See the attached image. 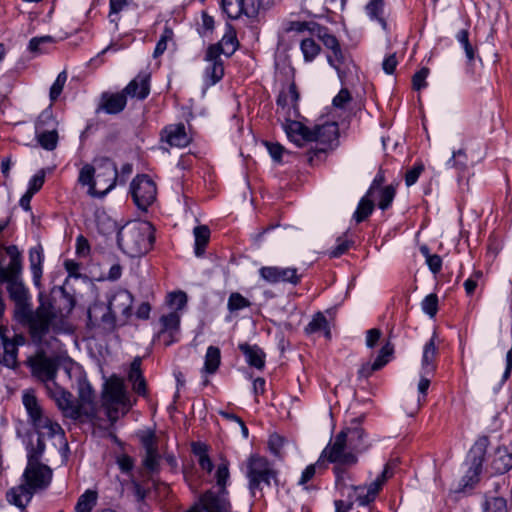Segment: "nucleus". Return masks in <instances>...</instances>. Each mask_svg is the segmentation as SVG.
Returning a JSON list of instances; mask_svg holds the SVG:
<instances>
[{"mask_svg":"<svg viewBox=\"0 0 512 512\" xmlns=\"http://www.w3.org/2000/svg\"><path fill=\"white\" fill-rule=\"evenodd\" d=\"M247 477L249 489L253 497H262L265 487H270L271 480H276V472L268 460L258 455H252L248 460Z\"/></svg>","mask_w":512,"mask_h":512,"instance_id":"obj_5","label":"nucleus"},{"mask_svg":"<svg viewBox=\"0 0 512 512\" xmlns=\"http://www.w3.org/2000/svg\"><path fill=\"white\" fill-rule=\"evenodd\" d=\"M161 140L170 147L183 148L190 144L191 137L187 134L183 123L166 126L161 132Z\"/></svg>","mask_w":512,"mask_h":512,"instance_id":"obj_19","label":"nucleus"},{"mask_svg":"<svg viewBox=\"0 0 512 512\" xmlns=\"http://www.w3.org/2000/svg\"><path fill=\"white\" fill-rule=\"evenodd\" d=\"M423 311L430 317H434L438 311V297L436 294H429L421 303Z\"/></svg>","mask_w":512,"mask_h":512,"instance_id":"obj_61","label":"nucleus"},{"mask_svg":"<svg viewBox=\"0 0 512 512\" xmlns=\"http://www.w3.org/2000/svg\"><path fill=\"white\" fill-rule=\"evenodd\" d=\"M356 495V501L361 506H367L374 502L380 490V482H372L369 486H352Z\"/></svg>","mask_w":512,"mask_h":512,"instance_id":"obj_31","label":"nucleus"},{"mask_svg":"<svg viewBox=\"0 0 512 512\" xmlns=\"http://www.w3.org/2000/svg\"><path fill=\"white\" fill-rule=\"evenodd\" d=\"M127 104V97L123 92L108 93L101 95L98 111L103 110L107 114H118L122 112Z\"/></svg>","mask_w":512,"mask_h":512,"instance_id":"obj_25","label":"nucleus"},{"mask_svg":"<svg viewBox=\"0 0 512 512\" xmlns=\"http://www.w3.org/2000/svg\"><path fill=\"white\" fill-rule=\"evenodd\" d=\"M222 44L223 42L210 45L205 54V61L209 63L205 69V79L209 86L216 84L224 76V66L220 56L224 54L229 57L235 52L234 47L231 51H226L222 48Z\"/></svg>","mask_w":512,"mask_h":512,"instance_id":"obj_9","label":"nucleus"},{"mask_svg":"<svg viewBox=\"0 0 512 512\" xmlns=\"http://www.w3.org/2000/svg\"><path fill=\"white\" fill-rule=\"evenodd\" d=\"M459 43L463 46L466 57L469 62L475 59V49L469 41V32L466 29H462L457 33L456 36Z\"/></svg>","mask_w":512,"mask_h":512,"instance_id":"obj_52","label":"nucleus"},{"mask_svg":"<svg viewBox=\"0 0 512 512\" xmlns=\"http://www.w3.org/2000/svg\"><path fill=\"white\" fill-rule=\"evenodd\" d=\"M154 240V227L147 221L129 222L119 230L117 236L119 247L130 257L146 254Z\"/></svg>","mask_w":512,"mask_h":512,"instance_id":"obj_3","label":"nucleus"},{"mask_svg":"<svg viewBox=\"0 0 512 512\" xmlns=\"http://www.w3.org/2000/svg\"><path fill=\"white\" fill-rule=\"evenodd\" d=\"M485 512H508L506 499L492 497L485 503Z\"/></svg>","mask_w":512,"mask_h":512,"instance_id":"obj_57","label":"nucleus"},{"mask_svg":"<svg viewBox=\"0 0 512 512\" xmlns=\"http://www.w3.org/2000/svg\"><path fill=\"white\" fill-rule=\"evenodd\" d=\"M428 74H429V69L426 67H423L413 75L412 87L414 90L419 91L420 89L426 87V85H427L426 78H427Z\"/></svg>","mask_w":512,"mask_h":512,"instance_id":"obj_63","label":"nucleus"},{"mask_svg":"<svg viewBox=\"0 0 512 512\" xmlns=\"http://www.w3.org/2000/svg\"><path fill=\"white\" fill-rule=\"evenodd\" d=\"M371 196L367 194L360 200L356 211L354 212L353 218L357 223H360L367 219L374 210V202L370 199Z\"/></svg>","mask_w":512,"mask_h":512,"instance_id":"obj_44","label":"nucleus"},{"mask_svg":"<svg viewBox=\"0 0 512 512\" xmlns=\"http://www.w3.org/2000/svg\"><path fill=\"white\" fill-rule=\"evenodd\" d=\"M384 0H371L366 6L368 14L377 19L383 27L386 26V21L382 17Z\"/></svg>","mask_w":512,"mask_h":512,"instance_id":"obj_54","label":"nucleus"},{"mask_svg":"<svg viewBox=\"0 0 512 512\" xmlns=\"http://www.w3.org/2000/svg\"><path fill=\"white\" fill-rule=\"evenodd\" d=\"M489 445L487 436H482L476 440L468 453V460L470 461V468L467 472V477L470 481H478V476L482 470V464Z\"/></svg>","mask_w":512,"mask_h":512,"instance_id":"obj_14","label":"nucleus"},{"mask_svg":"<svg viewBox=\"0 0 512 512\" xmlns=\"http://www.w3.org/2000/svg\"><path fill=\"white\" fill-rule=\"evenodd\" d=\"M46 349L38 348L36 354L28 358L27 364L39 380L52 383L57 373V364L46 355Z\"/></svg>","mask_w":512,"mask_h":512,"instance_id":"obj_12","label":"nucleus"},{"mask_svg":"<svg viewBox=\"0 0 512 512\" xmlns=\"http://www.w3.org/2000/svg\"><path fill=\"white\" fill-rule=\"evenodd\" d=\"M125 96L144 100L150 93V74L141 72L122 90Z\"/></svg>","mask_w":512,"mask_h":512,"instance_id":"obj_23","label":"nucleus"},{"mask_svg":"<svg viewBox=\"0 0 512 512\" xmlns=\"http://www.w3.org/2000/svg\"><path fill=\"white\" fill-rule=\"evenodd\" d=\"M285 439L279 434H272L268 440V447L272 454L277 457H282V448L284 446Z\"/></svg>","mask_w":512,"mask_h":512,"instance_id":"obj_62","label":"nucleus"},{"mask_svg":"<svg viewBox=\"0 0 512 512\" xmlns=\"http://www.w3.org/2000/svg\"><path fill=\"white\" fill-rule=\"evenodd\" d=\"M98 494L94 490H86L77 500L76 512H91L96 506Z\"/></svg>","mask_w":512,"mask_h":512,"instance_id":"obj_38","label":"nucleus"},{"mask_svg":"<svg viewBox=\"0 0 512 512\" xmlns=\"http://www.w3.org/2000/svg\"><path fill=\"white\" fill-rule=\"evenodd\" d=\"M187 511L234 512L228 490H215V487L200 494L198 501Z\"/></svg>","mask_w":512,"mask_h":512,"instance_id":"obj_6","label":"nucleus"},{"mask_svg":"<svg viewBox=\"0 0 512 512\" xmlns=\"http://www.w3.org/2000/svg\"><path fill=\"white\" fill-rule=\"evenodd\" d=\"M58 122L53 116V111L51 108H47L43 110L38 116L35 123V133L57 129Z\"/></svg>","mask_w":512,"mask_h":512,"instance_id":"obj_37","label":"nucleus"},{"mask_svg":"<svg viewBox=\"0 0 512 512\" xmlns=\"http://www.w3.org/2000/svg\"><path fill=\"white\" fill-rule=\"evenodd\" d=\"M35 134L37 142L43 149L52 151L57 147L59 138L57 129L36 132Z\"/></svg>","mask_w":512,"mask_h":512,"instance_id":"obj_39","label":"nucleus"},{"mask_svg":"<svg viewBox=\"0 0 512 512\" xmlns=\"http://www.w3.org/2000/svg\"><path fill=\"white\" fill-rule=\"evenodd\" d=\"M436 334L434 333L431 339L424 345L423 354L421 359V372L425 375H434L436 371V359L438 355V348L435 344Z\"/></svg>","mask_w":512,"mask_h":512,"instance_id":"obj_28","label":"nucleus"},{"mask_svg":"<svg viewBox=\"0 0 512 512\" xmlns=\"http://www.w3.org/2000/svg\"><path fill=\"white\" fill-rule=\"evenodd\" d=\"M320 24L314 21H290L286 28L287 32L296 31V32H304L308 31L312 36L315 35L317 27Z\"/></svg>","mask_w":512,"mask_h":512,"instance_id":"obj_48","label":"nucleus"},{"mask_svg":"<svg viewBox=\"0 0 512 512\" xmlns=\"http://www.w3.org/2000/svg\"><path fill=\"white\" fill-rule=\"evenodd\" d=\"M24 482L6 493L10 504L24 510L34 493L46 489L52 480L51 468L43 463H27L23 473Z\"/></svg>","mask_w":512,"mask_h":512,"instance_id":"obj_2","label":"nucleus"},{"mask_svg":"<svg viewBox=\"0 0 512 512\" xmlns=\"http://www.w3.org/2000/svg\"><path fill=\"white\" fill-rule=\"evenodd\" d=\"M103 401L104 405L129 406V399L122 379L113 376L105 383Z\"/></svg>","mask_w":512,"mask_h":512,"instance_id":"obj_16","label":"nucleus"},{"mask_svg":"<svg viewBox=\"0 0 512 512\" xmlns=\"http://www.w3.org/2000/svg\"><path fill=\"white\" fill-rule=\"evenodd\" d=\"M49 396L56 402L58 408L63 412L65 417L73 420L79 419V413L73 395L59 387L55 382L47 384Z\"/></svg>","mask_w":512,"mask_h":512,"instance_id":"obj_13","label":"nucleus"},{"mask_svg":"<svg viewBox=\"0 0 512 512\" xmlns=\"http://www.w3.org/2000/svg\"><path fill=\"white\" fill-rule=\"evenodd\" d=\"M221 6L223 11L231 19H237L245 14L247 9L244 8V0H222Z\"/></svg>","mask_w":512,"mask_h":512,"instance_id":"obj_43","label":"nucleus"},{"mask_svg":"<svg viewBox=\"0 0 512 512\" xmlns=\"http://www.w3.org/2000/svg\"><path fill=\"white\" fill-rule=\"evenodd\" d=\"M314 36L331 51V54L327 56V61L336 69L339 78L343 81L347 73L350 72V66H354L349 55L342 50L338 39L335 35L329 33L327 27L319 25Z\"/></svg>","mask_w":512,"mask_h":512,"instance_id":"obj_4","label":"nucleus"},{"mask_svg":"<svg viewBox=\"0 0 512 512\" xmlns=\"http://www.w3.org/2000/svg\"><path fill=\"white\" fill-rule=\"evenodd\" d=\"M67 81V73L66 71H62L58 74L55 82L50 88V99L51 101H56L57 98L62 93V90L64 88V85Z\"/></svg>","mask_w":512,"mask_h":512,"instance_id":"obj_59","label":"nucleus"},{"mask_svg":"<svg viewBox=\"0 0 512 512\" xmlns=\"http://www.w3.org/2000/svg\"><path fill=\"white\" fill-rule=\"evenodd\" d=\"M141 443L145 449V457L143 459L144 467L154 472L159 467L160 454L158 452V439L154 432H147L141 436Z\"/></svg>","mask_w":512,"mask_h":512,"instance_id":"obj_18","label":"nucleus"},{"mask_svg":"<svg viewBox=\"0 0 512 512\" xmlns=\"http://www.w3.org/2000/svg\"><path fill=\"white\" fill-rule=\"evenodd\" d=\"M54 42V38L49 35L34 37L29 41V51L32 53H43L45 50L42 47L46 44H52Z\"/></svg>","mask_w":512,"mask_h":512,"instance_id":"obj_56","label":"nucleus"},{"mask_svg":"<svg viewBox=\"0 0 512 512\" xmlns=\"http://www.w3.org/2000/svg\"><path fill=\"white\" fill-rule=\"evenodd\" d=\"M394 353V346L392 343L387 342L379 351L377 357L373 362L367 361L361 364L357 371L359 380L368 379L374 372L381 370L387 365Z\"/></svg>","mask_w":512,"mask_h":512,"instance_id":"obj_15","label":"nucleus"},{"mask_svg":"<svg viewBox=\"0 0 512 512\" xmlns=\"http://www.w3.org/2000/svg\"><path fill=\"white\" fill-rule=\"evenodd\" d=\"M448 164L455 168L458 172H464L467 168V154L464 149L453 151L452 157Z\"/></svg>","mask_w":512,"mask_h":512,"instance_id":"obj_53","label":"nucleus"},{"mask_svg":"<svg viewBox=\"0 0 512 512\" xmlns=\"http://www.w3.org/2000/svg\"><path fill=\"white\" fill-rule=\"evenodd\" d=\"M20 274H9L8 279H0V283H7L9 297L15 303V318H18L31 308L29 293L20 280Z\"/></svg>","mask_w":512,"mask_h":512,"instance_id":"obj_10","label":"nucleus"},{"mask_svg":"<svg viewBox=\"0 0 512 512\" xmlns=\"http://www.w3.org/2000/svg\"><path fill=\"white\" fill-rule=\"evenodd\" d=\"M75 301L64 288L59 289V296L41 302L36 310L31 308L17 319L28 329L29 336L38 348H53L57 342L56 334L61 329L63 319L73 310Z\"/></svg>","mask_w":512,"mask_h":512,"instance_id":"obj_1","label":"nucleus"},{"mask_svg":"<svg viewBox=\"0 0 512 512\" xmlns=\"http://www.w3.org/2000/svg\"><path fill=\"white\" fill-rule=\"evenodd\" d=\"M195 254L202 256L210 238V230L207 226L201 225L194 228Z\"/></svg>","mask_w":512,"mask_h":512,"instance_id":"obj_41","label":"nucleus"},{"mask_svg":"<svg viewBox=\"0 0 512 512\" xmlns=\"http://www.w3.org/2000/svg\"><path fill=\"white\" fill-rule=\"evenodd\" d=\"M322 330L325 331V336L329 338L330 330L328 327V321L321 312H318L314 315L313 319L306 326L305 331L307 333H315Z\"/></svg>","mask_w":512,"mask_h":512,"instance_id":"obj_46","label":"nucleus"},{"mask_svg":"<svg viewBox=\"0 0 512 512\" xmlns=\"http://www.w3.org/2000/svg\"><path fill=\"white\" fill-rule=\"evenodd\" d=\"M215 477L217 483L215 490L227 489L226 486L230 477L227 463H222L218 466Z\"/></svg>","mask_w":512,"mask_h":512,"instance_id":"obj_58","label":"nucleus"},{"mask_svg":"<svg viewBox=\"0 0 512 512\" xmlns=\"http://www.w3.org/2000/svg\"><path fill=\"white\" fill-rule=\"evenodd\" d=\"M76 407L79 413V418L82 416L93 418L95 416V393L88 383L80 385Z\"/></svg>","mask_w":512,"mask_h":512,"instance_id":"obj_20","label":"nucleus"},{"mask_svg":"<svg viewBox=\"0 0 512 512\" xmlns=\"http://www.w3.org/2000/svg\"><path fill=\"white\" fill-rule=\"evenodd\" d=\"M239 349L245 355L250 366L262 369L265 365V353L256 345L243 343L239 345Z\"/></svg>","mask_w":512,"mask_h":512,"instance_id":"obj_32","label":"nucleus"},{"mask_svg":"<svg viewBox=\"0 0 512 512\" xmlns=\"http://www.w3.org/2000/svg\"><path fill=\"white\" fill-rule=\"evenodd\" d=\"M128 379L136 393L139 395L146 394V382L141 371V358L137 357L131 363Z\"/></svg>","mask_w":512,"mask_h":512,"instance_id":"obj_33","label":"nucleus"},{"mask_svg":"<svg viewBox=\"0 0 512 512\" xmlns=\"http://www.w3.org/2000/svg\"><path fill=\"white\" fill-rule=\"evenodd\" d=\"M221 361L220 350L218 347L209 346L205 355L204 371L213 374L217 371Z\"/></svg>","mask_w":512,"mask_h":512,"instance_id":"obj_40","label":"nucleus"},{"mask_svg":"<svg viewBox=\"0 0 512 512\" xmlns=\"http://www.w3.org/2000/svg\"><path fill=\"white\" fill-rule=\"evenodd\" d=\"M45 448L46 445L41 432H38L36 436L28 435L26 443L27 463H42L41 458Z\"/></svg>","mask_w":512,"mask_h":512,"instance_id":"obj_30","label":"nucleus"},{"mask_svg":"<svg viewBox=\"0 0 512 512\" xmlns=\"http://www.w3.org/2000/svg\"><path fill=\"white\" fill-rule=\"evenodd\" d=\"M330 463H335L341 466H352L357 462L355 450H350L347 443V435L344 432H339L333 442H330L327 447L322 451L321 456Z\"/></svg>","mask_w":512,"mask_h":512,"instance_id":"obj_7","label":"nucleus"},{"mask_svg":"<svg viewBox=\"0 0 512 512\" xmlns=\"http://www.w3.org/2000/svg\"><path fill=\"white\" fill-rule=\"evenodd\" d=\"M341 432L347 435V443L350 450H355V452L358 453L366 449L365 432L360 426V420L358 418L353 419L350 426L346 427Z\"/></svg>","mask_w":512,"mask_h":512,"instance_id":"obj_24","label":"nucleus"},{"mask_svg":"<svg viewBox=\"0 0 512 512\" xmlns=\"http://www.w3.org/2000/svg\"><path fill=\"white\" fill-rule=\"evenodd\" d=\"M257 7L254 6L251 9H247L245 11V15L249 18H257L261 11H266L269 9L272 4L273 0H256Z\"/></svg>","mask_w":512,"mask_h":512,"instance_id":"obj_64","label":"nucleus"},{"mask_svg":"<svg viewBox=\"0 0 512 512\" xmlns=\"http://www.w3.org/2000/svg\"><path fill=\"white\" fill-rule=\"evenodd\" d=\"M173 37H174V32H173L172 28L166 25L164 27L163 33L161 34L159 41L156 44V47H155V50L153 53L154 58H158L166 51L167 43L169 41H172Z\"/></svg>","mask_w":512,"mask_h":512,"instance_id":"obj_49","label":"nucleus"},{"mask_svg":"<svg viewBox=\"0 0 512 512\" xmlns=\"http://www.w3.org/2000/svg\"><path fill=\"white\" fill-rule=\"evenodd\" d=\"M95 177L94 164H86L80 170L78 181L81 185L89 187L88 194L90 196L99 198V189H97Z\"/></svg>","mask_w":512,"mask_h":512,"instance_id":"obj_34","label":"nucleus"},{"mask_svg":"<svg viewBox=\"0 0 512 512\" xmlns=\"http://www.w3.org/2000/svg\"><path fill=\"white\" fill-rule=\"evenodd\" d=\"M160 322L162 324V329L159 333V337H165L167 332H178L180 316L176 311H174L167 315H163L160 318Z\"/></svg>","mask_w":512,"mask_h":512,"instance_id":"obj_42","label":"nucleus"},{"mask_svg":"<svg viewBox=\"0 0 512 512\" xmlns=\"http://www.w3.org/2000/svg\"><path fill=\"white\" fill-rule=\"evenodd\" d=\"M260 276L269 283H290L297 285L301 276L297 274L296 268H282L277 266H265L259 270Z\"/></svg>","mask_w":512,"mask_h":512,"instance_id":"obj_17","label":"nucleus"},{"mask_svg":"<svg viewBox=\"0 0 512 512\" xmlns=\"http://www.w3.org/2000/svg\"><path fill=\"white\" fill-rule=\"evenodd\" d=\"M310 142L328 145L338 138V125L335 122H326L311 129Z\"/></svg>","mask_w":512,"mask_h":512,"instance_id":"obj_26","label":"nucleus"},{"mask_svg":"<svg viewBox=\"0 0 512 512\" xmlns=\"http://www.w3.org/2000/svg\"><path fill=\"white\" fill-rule=\"evenodd\" d=\"M44 260L43 248L40 244L29 250V262L34 280L42 276V263Z\"/></svg>","mask_w":512,"mask_h":512,"instance_id":"obj_36","label":"nucleus"},{"mask_svg":"<svg viewBox=\"0 0 512 512\" xmlns=\"http://www.w3.org/2000/svg\"><path fill=\"white\" fill-rule=\"evenodd\" d=\"M283 126L288 138L297 146L310 142L311 129L303 123L295 120H286Z\"/></svg>","mask_w":512,"mask_h":512,"instance_id":"obj_27","label":"nucleus"},{"mask_svg":"<svg viewBox=\"0 0 512 512\" xmlns=\"http://www.w3.org/2000/svg\"><path fill=\"white\" fill-rule=\"evenodd\" d=\"M35 429H37L38 431L42 429H47L48 435L50 437H54L57 435L64 436L65 434L62 427L57 422H53L52 420H50L48 417H45L43 419V422H41V425H38Z\"/></svg>","mask_w":512,"mask_h":512,"instance_id":"obj_60","label":"nucleus"},{"mask_svg":"<svg viewBox=\"0 0 512 512\" xmlns=\"http://www.w3.org/2000/svg\"><path fill=\"white\" fill-rule=\"evenodd\" d=\"M491 467L495 473L504 474L512 468V454H509L505 449H497Z\"/></svg>","mask_w":512,"mask_h":512,"instance_id":"obj_35","label":"nucleus"},{"mask_svg":"<svg viewBox=\"0 0 512 512\" xmlns=\"http://www.w3.org/2000/svg\"><path fill=\"white\" fill-rule=\"evenodd\" d=\"M132 304V294L127 290L120 289L110 298L108 310L113 315H120L127 319L131 315Z\"/></svg>","mask_w":512,"mask_h":512,"instance_id":"obj_21","label":"nucleus"},{"mask_svg":"<svg viewBox=\"0 0 512 512\" xmlns=\"http://www.w3.org/2000/svg\"><path fill=\"white\" fill-rule=\"evenodd\" d=\"M325 469L326 465L322 458L320 457L319 460L315 464H311L305 468V470L302 472L301 478L298 482L299 485H306L316 474V469Z\"/></svg>","mask_w":512,"mask_h":512,"instance_id":"obj_55","label":"nucleus"},{"mask_svg":"<svg viewBox=\"0 0 512 512\" xmlns=\"http://www.w3.org/2000/svg\"><path fill=\"white\" fill-rule=\"evenodd\" d=\"M396 189L392 185H388L380 190L378 207L381 210L388 209L395 197Z\"/></svg>","mask_w":512,"mask_h":512,"instance_id":"obj_51","label":"nucleus"},{"mask_svg":"<svg viewBox=\"0 0 512 512\" xmlns=\"http://www.w3.org/2000/svg\"><path fill=\"white\" fill-rule=\"evenodd\" d=\"M3 348L4 355L2 359V363L10 368H13L17 364V353L18 348L16 347V343H12L9 338H3Z\"/></svg>","mask_w":512,"mask_h":512,"instance_id":"obj_45","label":"nucleus"},{"mask_svg":"<svg viewBox=\"0 0 512 512\" xmlns=\"http://www.w3.org/2000/svg\"><path fill=\"white\" fill-rule=\"evenodd\" d=\"M23 405L28 413L30 422L36 428L41 425L43 419L46 417L43 413V409L38 403V400L33 392L25 391L22 396Z\"/></svg>","mask_w":512,"mask_h":512,"instance_id":"obj_29","label":"nucleus"},{"mask_svg":"<svg viewBox=\"0 0 512 512\" xmlns=\"http://www.w3.org/2000/svg\"><path fill=\"white\" fill-rule=\"evenodd\" d=\"M1 248L9 256L10 262L7 267L3 266L4 255L0 252V279H8L9 274L22 272V254L16 245H1Z\"/></svg>","mask_w":512,"mask_h":512,"instance_id":"obj_22","label":"nucleus"},{"mask_svg":"<svg viewBox=\"0 0 512 512\" xmlns=\"http://www.w3.org/2000/svg\"><path fill=\"white\" fill-rule=\"evenodd\" d=\"M300 49L306 62L313 61L321 51V47L312 38L303 39L300 43Z\"/></svg>","mask_w":512,"mask_h":512,"instance_id":"obj_47","label":"nucleus"},{"mask_svg":"<svg viewBox=\"0 0 512 512\" xmlns=\"http://www.w3.org/2000/svg\"><path fill=\"white\" fill-rule=\"evenodd\" d=\"M95 178L99 189V198H103L116 185L118 170L116 164L108 157H97L93 161Z\"/></svg>","mask_w":512,"mask_h":512,"instance_id":"obj_8","label":"nucleus"},{"mask_svg":"<svg viewBox=\"0 0 512 512\" xmlns=\"http://www.w3.org/2000/svg\"><path fill=\"white\" fill-rule=\"evenodd\" d=\"M131 194L137 207L146 210L156 199V185L147 175H138L131 183Z\"/></svg>","mask_w":512,"mask_h":512,"instance_id":"obj_11","label":"nucleus"},{"mask_svg":"<svg viewBox=\"0 0 512 512\" xmlns=\"http://www.w3.org/2000/svg\"><path fill=\"white\" fill-rule=\"evenodd\" d=\"M251 306V302L238 292L230 294L227 307L230 312L238 311Z\"/></svg>","mask_w":512,"mask_h":512,"instance_id":"obj_50","label":"nucleus"}]
</instances>
